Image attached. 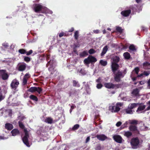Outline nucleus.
Wrapping results in <instances>:
<instances>
[{"label": "nucleus", "instance_id": "obj_31", "mask_svg": "<svg viewBox=\"0 0 150 150\" xmlns=\"http://www.w3.org/2000/svg\"><path fill=\"white\" fill-rule=\"evenodd\" d=\"M123 56L126 59H129L130 57V54L128 52H125L123 54Z\"/></svg>", "mask_w": 150, "mask_h": 150}, {"label": "nucleus", "instance_id": "obj_16", "mask_svg": "<svg viewBox=\"0 0 150 150\" xmlns=\"http://www.w3.org/2000/svg\"><path fill=\"white\" fill-rule=\"evenodd\" d=\"M139 90L137 88H136L133 90L132 94L135 97L139 96H140L139 94Z\"/></svg>", "mask_w": 150, "mask_h": 150}, {"label": "nucleus", "instance_id": "obj_10", "mask_svg": "<svg viewBox=\"0 0 150 150\" xmlns=\"http://www.w3.org/2000/svg\"><path fill=\"white\" fill-rule=\"evenodd\" d=\"M113 138L116 142L119 143H122V139L120 136L119 135H114L113 136Z\"/></svg>", "mask_w": 150, "mask_h": 150}, {"label": "nucleus", "instance_id": "obj_46", "mask_svg": "<svg viewBox=\"0 0 150 150\" xmlns=\"http://www.w3.org/2000/svg\"><path fill=\"white\" fill-rule=\"evenodd\" d=\"M27 78H23V85H25L27 83Z\"/></svg>", "mask_w": 150, "mask_h": 150}, {"label": "nucleus", "instance_id": "obj_63", "mask_svg": "<svg viewBox=\"0 0 150 150\" xmlns=\"http://www.w3.org/2000/svg\"><path fill=\"white\" fill-rule=\"evenodd\" d=\"M139 84L141 85H142L145 83V82L144 81H141L139 82Z\"/></svg>", "mask_w": 150, "mask_h": 150}, {"label": "nucleus", "instance_id": "obj_33", "mask_svg": "<svg viewBox=\"0 0 150 150\" xmlns=\"http://www.w3.org/2000/svg\"><path fill=\"white\" fill-rule=\"evenodd\" d=\"M137 105L135 103H133L130 105H129L128 107L129 108L132 110V109L135 108L137 106Z\"/></svg>", "mask_w": 150, "mask_h": 150}, {"label": "nucleus", "instance_id": "obj_59", "mask_svg": "<svg viewBox=\"0 0 150 150\" xmlns=\"http://www.w3.org/2000/svg\"><path fill=\"white\" fill-rule=\"evenodd\" d=\"M18 119L20 120H23L25 118L24 116H19L18 117Z\"/></svg>", "mask_w": 150, "mask_h": 150}, {"label": "nucleus", "instance_id": "obj_23", "mask_svg": "<svg viewBox=\"0 0 150 150\" xmlns=\"http://www.w3.org/2000/svg\"><path fill=\"white\" fill-rule=\"evenodd\" d=\"M45 122L48 124H51L53 122V120L50 117H47L45 119Z\"/></svg>", "mask_w": 150, "mask_h": 150}, {"label": "nucleus", "instance_id": "obj_27", "mask_svg": "<svg viewBox=\"0 0 150 150\" xmlns=\"http://www.w3.org/2000/svg\"><path fill=\"white\" fill-rule=\"evenodd\" d=\"M73 85L74 86L79 87L80 86V85L79 83V82L75 80H73L72 81Z\"/></svg>", "mask_w": 150, "mask_h": 150}, {"label": "nucleus", "instance_id": "obj_1", "mask_svg": "<svg viewBox=\"0 0 150 150\" xmlns=\"http://www.w3.org/2000/svg\"><path fill=\"white\" fill-rule=\"evenodd\" d=\"M33 10L36 13H44L47 12V8L40 4H35L33 5Z\"/></svg>", "mask_w": 150, "mask_h": 150}, {"label": "nucleus", "instance_id": "obj_43", "mask_svg": "<svg viewBox=\"0 0 150 150\" xmlns=\"http://www.w3.org/2000/svg\"><path fill=\"white\" fill-rule=\"evenodd\" d=\"M130 124L133 125H136L138 123V121L136 120H132L131 121Z\"/></svg>", "mask_w": 150, "mask_h": 150}, {"label": "nucleus", "instance_id": "obj_30", "mask_svg": "<svg viewBox=\"0 0 150 150\" xmlns=\"http://www.w3.org/2000/svg\"><path fill=\"white\" fill-rule=\"evenodd\" d=\"M132 133L130 131L125 132L124 133V135L128 138L132 136Z\"/></svg>", "mask_w": 150, "mask_h": 150}, {"label": "nucleus", "instance_id": "obj_56", "mask_svg": "<svg viewBox=\"0 0 150 150\" xmlns=\"http://www.w3.org/2000/svg\"><path fill=\"white\" fill-rule=\"evenodd\" d=\"M64 33H63V32H61L59 34V36L60 37H61L63 36H64Z\"/></svg>", "mask_w": 150, "mask_h": 150}, {"label": "nucleus", "instance_id": "obj_24", "mask_svg": "<svg viewBox=\"0 0 150 150\" xmlns=\"http://www.w3.org/2000/svg\"><path fill=\"white\" fill-rule=\"evenodd\" d=\"M90 57V60L91 63H95L97 61L96 59L92 56L90 55L89 56Z\"/></svg>", "mask_w": 150, "mask_h": 150}, {"label": "nucleus", "instance_id": "obj_40", "mask_svg": "<svg viewBox=\"0 0 150 150\" xmlns=\"http://www.w3.org/2000/svg\"><path fill=\"white\" fill-rule=\"evenodd\" d=\"M18 124H19V127L23 129L24 128V127H25L24 126L22 122H21V121H19L18 122Z\"/></svg>", "mask_w": 150, "mask_h": 150}, {"label": "nucleus", "instance_id": "obj_51", "mask_svg": "<svg viewBox=\"0 0 150 150\" xmlns=\"http://www.w3.org/2000/svg\"><path fill=\"white\" fill-rule=\"evenodd\" d=\"M128 124V123H127V121L122 126H121V127L122 128H125V127H127V125Z\"/></svg>", "mask_w": 150, "mask_h": 150}, {"label": "nucleus", "instance_id": "obj_38", "mask_svg": "<svg viewBox=\"0 0 150 150\" xmlns=\"http://www.w3.org/2000/svg\"><path fill=\"white\" fill-rule=\"evenodd\" d=\"M79 127V124H76L74 125L72 128L71 130L72 131H75V130L78 129Z\"/></svg>", "mask_w": 150, "mask_h": 150}, {"label": "nucleus", "instance_id": "obj_55", "mask_svg": "<svg viewBox=\"0 0 150 150\" xmlns=\"http://www.w3.org/2000/svg\"><path fill=\"white\" fill-rule=\"evenodd\" d=\"M4 98V96L2 94L0 95V101H1L3 100Z\"/></svg>", "mask_w": 150, "mask_h": 150}, {"label": "nucleus", "instance_id": "obj_18", "mask_svg": "<svg viewBox=\"0 0 150 150\" xmlns=\"http://www.w3.org/2000/svg\"><path fill=\"white\" fill-rule=\"evenodd\" d=\"M129 129L130 131L132 132L137 131V127L135 125H130L129 127Z\"/></svg>", "mask_w": 150, "mask_h": 150}, {"label": "nucleus", "instance_id": "obj_17", "mask_svg": "<svg viewBox=\"0 0 150 150\" xmlns=\"http://www.w3.org/2000/svg\"><path fill=\"white\" fill-rule=\"evenodd\" d=\"M143 68L145 70L150 69V63L148 62H146L143 64Z\"/></svg>", "mask_w": 150, "mask_h": 150}, {"label": "nucleus", "instance_id": "obj_14", "mask_svg": "<svg viewBox=\"0 0 150 150\" xmlns=\"http://www.w3.org/2000/svg\"><path fill=\"white\" fill-rule=\"evenodd\" d=\"M110 109L112 112H117L120 110V108L117 106H110Z\"/></svg>", "mask_w": 150, "mask_h": 150}, {"label": "nucleus", "instance_id": "obj_25", "mask_svg": "<svg viewBox=\"0 0 150 150\" xmlns=\"http://www.w3.org/2000/svg\"><path fill=\"white\" fill-rule=\"evenodd\" d=\"M29 98L31 100L36 102H37L38 100V98L37 96L34 95H31L29 96Z\"/></svg>", "mask_w": 150, "mask_h": 150}, {"label": "nucleus", "instance_id": "obj_19", "mask_svg": "<svg viewBox=\"0 0 150 150\" xmlns=\"http://www.w3.org/2000/svg\"><path fill=\"white\" fill-rule=\"evenodd\" d=\"M112 59L113 61L112 63H117L119 62L120 58L118 56H113L112 57Z\"/></svg>", "mask_w": 150, "mask_h": 150}, {"label": "nucleus", "instance_id": "obj_22", "mask_svg": "<svg viewBox=\"0 0 150 150\" xmlns=\"http://www.w3.org/2000/svg\"><path fill=\"white\" fill-rule=\"evenodd\" d=\"M11 133L13 136H15L19 134V131L18 129H15L12 130Z\"/></svg>", "mask_w": 150, "mask_h": 150}, {"label": "nucleus", "instance_id": "obj_36", "mask_svg": "<svg viewBox=\"0 0 150 150\" xmlns=\"http://www.w3.org/2000/svg\"><path fill=\"white\" fill-rule=\"evenodd\" d=\"M108 50V47H103L101 54V56H103Z\"/></svg>", "mask_w": 150, "mask_h": 150}, {"label": "nucleus", "instance_id": "obj_3", "mask_svg": "<svg viewBox=\"0 0 150 150\" xmlns=\"http://www.w3.org/2000/svg\"><path fill=\"white\" fill-rule=\"evenodd\" d=\"M113 74H114V79L117 82H119L121 81V79L124 76L123 73L120 70H118Z\"/></svg>", "mask_w": 150, "mask_h": 150}, {"label": "nucleus", "instance_id": "obj_4", "mask_svg": "<svg viewBox=\"0 0 150 150\" xmlns=\"http://www.w3.org/2000/svg\"><path fill=\"white\" fill-rule=\"evenodd\" d=\"M25 136L22 138V140L24 143L28 147H29L30 145L29 144L28 138L29 137V134L28 130L26 129H24Z\"/></svg>", "mask_w": 150, "mask_h": 150}, {"label": "nucleus", "instance_id": "obj_39", "mask_svg": "<svg viewBox=\"0 0 150 150\" xmlns=\"http://www.w3.org/2000/svg\"><path fill=\"white\" fill-rule=\"evenodd\" d=\"M24 60L26 62H29L30 61L31 59L28 57L25 56L24 57Z\"/></svg>", "mask_w": 150, "mask_h": 150}, {"label": "nucleus", "instance_id": "obj_47", "mask_svg": "<svg viewBox=\"0 0 150 150\" xmlns=\"http://www.w3.org/2000/svg\"><path fill=\"white\" fill-rule=\"evenodd\" d=\"M89 53L90 54H92L95 52V51L93 49H91L88 51Z\"/></svg>", "mask_w": 150, "mask_h": 150}, {"label": "nucleus", "instance_id": "obj_5", "mask_svg": "<svg viewBox=\"0 0 150 150\" xmlns=\"http://www.w3.org/2000/svg\"><path fill=\"white\" fill-rule=\"evenodd\" d=\"M139 143V140L138 137L132 138L131 141V144L134 148H137Z\"/></svg>", "mask_w": 150, "mask_h": 150}, {"label": "nucleus", "instance_id": "obj_2", "mask_svg": "<svg viewBox=\"0 0 150 150\" xmlns=\"http://www.w3.org/2000/svg\"><path fill=\"white\" fill-rule=\"evenodd\" d=\"M104 85L107 88L116 89L120 88L122 84L121 83L114 84L111 82H106L104 83Z\"/></svg>", "mask_w": 150, "mask_h": 150}, {"label": "nucleus", "instance_id": "obj_8", "mask_svg": "<svg viewBox=\"0 0 150 150\" xmlns=\"http://www.w3.org/2000/svg\"><path fill=\"white\" fill-rule=\"evenodd\" d=\"M6 71L4 70H0V73L1 74V78L3 80H6L8 79L9 75L6 73Z\"/></svg>", "mask_w": 150, "mask_h": 150}, {"label": "nucleus", "instance_id": "obj_35", "mask_svg": "<svg viewBox=\"0 0 150 150\" xmlns=\"http://www.w3.org/2000/svg\"><path fill=\"white\" fill-rule=\"evenodd\" d=\"M116 30L117 32H119L120 34L122 33L123 30V29H122L121 27L118 26H116Z\"/></svg>", "mask_w": 150, "mask_h": 150}, {"label": "nucleus", "instance_id": "obj_41", "mask_svg": "<svg viewBox=\"0 0 150 150\" xmlns=\"http://www.w3.org/2000/svg\"><path fill=\"white\" fill-rule=\"evenodd\" d=\"M18 52L21 54H26V51L23 49H21L19 50Z\"/></svg>", "mask_w": 150, "mask_h": 150}, {"label": "nucleus", "instance_id": "obj_64", "mask_svg": "<svg viewBox=\"0 0 150 150\" xmlns=\"http://www.w3.org/2000/svg\"><path fill=\"white\" fill-rule=\"evenodd\" d=\"M148 86L150 88V79L147 81Z\"/></svg>", "mask_w": 150, "mask_h": 150}, {"label": "nucleus", "instance_id": "obj_52", "mask_svg": "<svg viewBox=\"0 0 150 150\" xmlns=\"http://www.w3.org/2000/svg\"><path fill=\"white\" fill-rule=\"evenodd\" d=\"M36 39H33L30 40L28 41V43H32V42H34L36 41Z\"/></svg>", "mask_w": 150, "mask_h": 150}, {"label": "nucleus", "instance_id": "obj_13", "mask_svg": "<svg viewBox=\"0 0 150 150\" xmlns=\"http://www.w3.org/2000/svg\"><path fill=\"white\" fill-rule=\"evenodd\" d=\"M95 137H97L99 140L101 141H103L107 139V137L104 134H97Z\"/></svg>", "mask_w": 150, "mask_h": 150}, {"label": "nucleus", "instance_id": "obj_57", "mask_svg": "<svg viewBox=\"0 0 150 150\" xmlns=\"http://www.w3.org/2000/svg\"><path fill=\"white\" fill-rule=\"evenodd\" d=\"M93 32L96 34H98L99 33V30H94L93 31Z\"/></svg>", "mask_w": 150, "mask_h": 150}, {"label": "nucleus", "instance_id": "obj_37", "mask_svg": "<svg viewBox=\"0 0 150 150\" xmlns=\"http://www.w3.org/2000/svg\"><path fill=\"white\" fill-rule=\"evenodd\" d=\"M100 63L102 66H105L107 65V62L106 61H103V60H101L100 61Z\"/></svg>", "mask_w": 150, "mask_h": 150}, {"label": "nucleus", "instance_id": "obj_12", "mask_svg": "<svg viewBox=\"0 0 150 150\" xmlns=\"http://www.w3.org/2000/svg\"><path fill=\"white\" fill-rule=\"evenodd\" d=\"M54 62V59H51L50 61H48L46 64L47 67H48L49 66L50 67L48 68V70L49 71H50L53 68V64Z\"/></svg>", "mask_w": 150, "mask_h": 150}, {"label": "nucleus", "instance_id": "obj_11", "mask_svg": "<svg viewBox=\"0 0 150 150\" xmlns=\"http://www.w3.org/2000/svg\"><path fill=\"white\" fill-rule=\"evenodd\" d=\"M26 64L25 63H23L22 64L18 65V70L21 71H23L26 69Z\"/></svg>", "mask_w": 150, "mask_h": 150}, {"label": "nucleus", "instance_id": "obj_6", "mask_svg": "<svg viewBox=\"0 0 150 150\" xmlns=\"http://www.w3.org/2000/svg\"><path fill=\"white\" fill-rule=\"evenodd\" d=\"M42 91V88L39 87H32L30 88L28 90V91L31 93L37 92L39 94L41 93Z\"/></svg>", "mask_w": 150, "mask_h": 150}, {"label": "nucleus", "instance_id": "obj_49", "mask_svg": "<svg viewBox=\"0 0 150 150\" xmlns=\"http://www.w3.org/2000/svg\"><path fill=\"white\" fill-rule=\"evenodd\" d=\"M101 149V146L100 144L97 145L95 148L96 150H100Z\"/></svg>", "mask_w": 150, "mask_h": 150}, {"label": "nucleus", "instance_id": "obj_29", "mask_svg": "<svg viewBox=\"0 0 150 150\" xmlns=\"http://www.w3.org/2000/svg\"><path fill=\"white\" fill-rule=\"evenodd\" d=\"M88 55V52L86 51H84L83 52H81L79 54L80 57H84Z\"/></svg>", "mask_w": 150, "mask_h": 150}, {"label": "nucleus", "instance_id": "obj_32", "mask_svg": "<svg viewBox=\"0 0 150 150\" xmlns=\"http://www.w3.org/2000/svg\"><path fill=\"white\" fill-rule=\"evenodd\" d=\"M84 64L86 65L89 64L91 63L90 60V57L89 56L87 58L85 59L84 60Z\"/></svg>", "mask_w": 150, "mask_h": 150}, {"label": "nucleus", "instance_id": "obj_58", "mask_svg": "<svg viewBox=\"0 0 150 150\" xmlns=\"http://www.w3.org/2000/svg\"><path fill=\"white\" fill-rule=\"evenodd\" d=\"M3 46L4 47H8V45L7 43L5 42L3 44Z\"/></svg>", "mask_w": 150, "mask_h": 150}, {"label": "nucleus", "instance_id": "obj_53", "mask_svg": "<svg viewBox=\"0 0 150 150\" xmlns=\"http://www.w3.org/2000/svg\"><path fill=\"white\" fill-rule=\"evenodd\" d=\"M122 122L120 121L117 122L116 124V126L117 127H120L121 125Z\"/></svg>", "mask_w": 150, "mask_h": 150}, {"label": "nucleus", "instance_id": "obj_48", "mask_svg": "<svg viewBox=\"0 0 150 150\" xmlns=\"http://www.w3.org/2000/svg\"><path fill=\"white\" fill-rule=\"evenodd\" d=\"M33 50H30L29 51L26 52V54L27 55H29L33 53Z\"/></svg>", "mask_w": 150, "mask_h": 150}, {"label": "nucleus", "instance_id": "obj_62", "mask_svg": "<svg viewBox=\"0 0 150 150\" xmlns=\"http://www.w3.org/2000/svg\"><path fill=\"white\" fill-rule=\"evenodd\" d=\"M90 140V137H88L86 139V142H88Z\"/></svg>", "mask_w": 150, "mask_h": 150}, {"label": "nucleus", "instance_id": "obj_28", "mask_svg": "<svg viewBox=\"0 0 150 150\" xmlns=\"http://www.w3.org/2000/svg\"><path fill=\"white\" fill-rule=\"evenodd\" d=\"M146 106L145 105H140L138 107L137 111H141L144 110Z\"/></svg>", "mask_w": 150, "mask_h": 150}, {"label": "nucleus", "instance_id": "obj_54", "mask_svg": "<svg viewBox=\"0 0 150 150\" xmlns=\"http://www.w3.org/2000/svg\"><path fill=\"white\" fill-rule=\"evenodd\" d=\"M30 77V74H29L26 73L24 76V77L25 78H27V77L29 78Z\"/></svg>", "mask_w": 150, "mask_h": 150}, {"label": "nucleus", "instance_id": "obj_9", "mask_svg": "<svg viewBox=\"0 0 150 150\" xmlns=\"http://www.w3.org/2000/svg\"><path fill=\"white\" fill-rule=\"evenodd\" d=\"M119 67V65L116 63H112L111 68L112 73L118 70Z\"/></svg>", "mask_w": 150, "mask_h": 150}, {"label": "nucleus", "instance_id": "obj_21", "mask_svg": "<svg viewBox=\"0 0 150 150\" xmlns=\"http://www.w3.org/2000/svg\"><path fill=\"white\" fill-rule=\"evenodd\" d=\"M5 127L8 130H11L13 129V126L11 124L7 123L5 124Z\"/></svg>", "mask_w": 150, "mask_h": 150}, {"label": "nucleus", "instance_id": "obj_7", "mask_svg": "<svg viewBox=\"0 0 150 150\" xmlns=\"http://www.w3.org/2000/svg\"><path fill=\"white\" fill-rule=\"evenodd\" d=\"M19 83L16 79H14L12 81L10 86L12 89L16 90L18 88Z\"/></svg>", "mask_w": 150, "mask_h": 150}, {"label": "nucleus", "instance_id": "obj_26", "mask_svg": "<svg viewBox=\"0 0 150 150\" xmlns=\"http://www.w3.org/2000/svg\"><path fill=\"white\" fill-rule=\"evenodd\" d=\"M126 114H133V112L132 110L128 108L124 110Z\"/></svg>", "mask_w": 150, "mask_h": 150}, {"label": "nucleus", "instance_id": "obj_44", "mask_svg": "<svg viewBox=\"0 0 150 150\" xmlns=\"http://www.w3.org/2000/svg\"><path fill=\"white\" fill-rule=\"evenodd\" d=\"M143 75L145 76H148L150 74V71H144L143 72Z\"/></svg>", "mask_w": 150, "mask_h": 150}, {"label": "nucleus", "instance_id": "obj_61", "mask_svg": "<svg viewBox=\"0 0 150 150\" xmlns=\"http://www.w3.org/2000/svg\"><path fill=\"white\" fill-rule=\"evenodd\" d=\"M129 50H130L134 51L136 50V47H129Z\"/></svg>", "mask_w": 150, "mask_h": 150}, {"label": "nucleus", "instance_id": "obj_20", "mask_svg": "<svg viewBox=\"0 0 150 150\" xmlns=\"http://www.w3.org/2000/svg\"><path fill=\"white\" fill-rule=\"evenodd\" d=\"M84 86L85 89L87 93L88 94H90L91 93V90L89 84L88 83H87Z\"/></svg>", "mask_w": 150, "mask_h": 150}, {"label": "nucleus", "instance_id": "obj_45", "mask_svg": "<svg viewBox=\"0 0 150 150\" xmlns=\"http://www.w3.org/2000/svg\"><path fill=\"white\" fill-rule=\"evenodd\" d=\"M134 70L136 74H138L139 71V67H136L134 68Z\"/></svg>", "mask_w": 150, "mask_h": 150}, {"label": "nucleus", "instance_id": "obj_42", "mask_svg": "<svg viewBox=\"0 0 150 150\" xmlns=\"http://www.w3.org/2000/svg\"><path fill=\"white\" fill-rule=\"evenodd\" d=\"M122 47H135L134 45L133 44L130 45L128 43H126L125 46H123Z\"/></svg>", "mask_w": 150, "mask_h": 150}, {"label": "nucleus", "instance_id": "obj_15", "mask_svg": "<svg viewBox=\"0 0 150 150\" xmlns=\"http://www.w3.org/2000/svg\"><path fill=\"white\" fill-rule=\"evenodd\" d=\"M131 13V10L130 9H128L122 11L121 13V14L124 16L127 17L129 16Z\"/></svg>", "mask_w": 150, "mask_h": 150}, {"label": "nucleus", "instance_id": "obj_50", "mask_svg": "<svg viewBox=\"0 0 150 150\" xmlns=\"http://www.w3.org/2000/svg\"><path fill=\"white\" fill-rule=\"evenodd\" d=\"M103 86V85L101 83H98L97 84V87L98 89H100Z\"/></svg>", "mask_w": 150, "mask_h": 150}, {"label": "nucleus", "instance_id": "obj_34", "mask_svg": "<svg viewBox=\"0 0 150 150\" xmlns=\"http://www.w3.org/2000/svg\"><path fill=\"white\" fill-rule=\"evenodd\" d=\"M79 36V31L78 30H76L75 31V32L74 33V36L75 40H78Z\"/></svg>", "mask_w": 150, "mask_h": 150}, {"label": "nucleus", "instance_id": "obj_60", "mask_svg": "<svg viewBox=\"0 0 150 150\" xmlns=\"http://www.w3.org/2000/svg\"><path fill=\"white\" fill-rule=\"evenodd\" d=\"M74 30V28L72 27L71 29L69 30L68 32L70 33L73 32Z\"/></svg>", "mask_w": 150, "mask_h": 150}]
</instances>
